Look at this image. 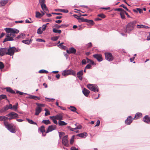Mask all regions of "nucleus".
Instances as JSON below:
<instances>
[{
  "label": "nucleus",
  "mask_w": 150,
  "mask_h": 150,
  "mask_svg": "<svg viewBox=\"0 0 150 150\" xmlns=\"http://www.w3.org/2000/svg\"><path fill=\"white\" fill-rule=\"evenodd\" d=\"M5 30L6 32V38L4 39L3 42L13 40V38L16 36V34L18 33L19 32V31L17 29L11 28H6Z\"/></svg>",
  "instance_id": "obj_1"
},
{
  "label": "nucleus",
  "mask_w": 150,
  "mask_h": 150,
  "mask_svg": "<svg viewBox=\"0 0 150 150\" xmlns=\"http://www.w3.org/2000/svg\"><path fill=\"white\" fill-rule=\"evenodd\" d=\"M136 23V21H134L129 23L126 25L125 32L127 33H130L134 29Z\"/></svg>",
  "instance_id": "obj_2"
},
{
  "label": "nucleus",
  "mask_w": 150,
  "mask_h": 150,
  "mask_svg": "<svg viewBox=\"0 0 150 150\" xmlns=\"http://www.w3.org/2000/svg\"><path fill=\"white\" fill-rule=\"evenodd\" d=\"M4 124L6 127L11 132L14 133L16 132L15 127L13 125L9 123L7 121H4Z\"/></svg>",
  "instance_id": "obj_3"
},
{
  "label": "nucleus",
  "mask_w": 150,
  "mask_h": 150,
  "mask_svg": "<svg viewBox=\"0 0 150 150\" xmlns=\"http://www.w3.org/2000/svg\"><path fill=\"white\" fill-rule=\"evenodd\" d=\"M87 88L90 90L96 92L99 91L98 86L96 85L89 84L87 86Z\"/></svg>",
  "instance_id": "obj_4"
},
{
  "label": "nucleus",
  "mask_w": 150,
  "mask_h": 150,
  "mask_svg": "<svg viewBox=\"0 0 150 150\" xmlns=\"http://www.w3.org/2000/svg\"><path fill=\"white\" fill-rule=\"evenodd\" d=\"M18 51V50L15 47H10L9 48L7 49V52L6 53V54L10 56H12L14 54L15 52Z\"/></svg>",
  "instance_id": "obj_5"
},
{
  "label": "nucleus",
  "mask_w": 150,
  "mask_h": 150,
  "mask_svg": "<svg viewBox=\"0 0 150 150\" xmlns=\"http://www.w3.org/2000/svg\"><path fill=\"white\" fill-rule=\"evenodd\" d=\"M37 106L35 109V115H38L42 111V107L44 106V105L42 104L36 103Z\"/></svg>",
  "instance_id": "obj_6"
},
{
  "label": "nucleus",
  "mask_w": 150,
  "mask_h": 150,
  "mask_svg": "<svg viewBox=\"0 0 150 150\" xmlns=\"http://www.w3.org/2000/svg\"><path fill=\"white\" fill-rule=\"evenodd\" d=\"M62 75L66 76L69 75H72L74 76L76 75V72L72 70H68L64 71L62 74Z\"/></svg>",
  "instance_id": "obj_7"
},
{
  "label": "nucleus",
  "mask_w": 150,
  "mask_h": 150,
  "mask_svg": "<svg viewBox=\"0 0 150 150\" xmlns=\"http://www.w3.org/2000/svg\"><path fill=\"white\" fill-rule=\"evenodd\" d=\"M6 116L9 117L8 118L9 120L17 118L19 117L18 115L13 112H11L7 114Z\"/></svg>",
  "instance_id": "obj_8"
},
{
  "label": "nucleus",
  "mask_w": 150,
  "mask_h": 150,
  "mask_svg": "<svg viewBox=\"0 0 150 150\" xmlns=\"http://www.w3.org/2000/svg\"><path fill=\"white\" fill-rule=\"evenodd\" d=\"M105 59L109 61H112L114 59V57L110 53L106 52L105 53Z\"/></svg>",
  "instance_id": "obj_9"
},
{
  "label": "nucleus",
  "mask_w": 150,
  "mask_h": 150,
  "mask_svg": "<svg viewBox=\"0 0 150 150\" xmlns=\"http://www.w3.org/2000/svg\"><path fill=\"white\" fill-rule=\"evenodd\" d=\"M68 136L67 135L64 136L62 139V143L64 146L68 147L69 146V144L68 143L69 141L67 138Z\"/></svg>",
  "instance_id": "obj_10"
},
{
  "label": "nucleus",
  "mask_w": 150,
  "mask_h": 150,
  "mask_svg": "<svg viewBox=\"0 0 150 150\" xmlns=\"http://www.w3.org/2000/svg\"><path fill=\"white\" fill-rule=\"evenodd\" d=\"M80 20L82 22L87 23H88V25H93L94 24V22L92 20H88L83 17L81 18Z\"/></svg>",
  "instance_id": "obj_11"
},
{
  "label": "nucleus",
  "mask_w": 150,
  "mask_h": 150,
  "mask_svg": "<svg viewBox=\"0 0 150 150\" xmlns=\"http://www.w3.org/2000/svg\"><path fill=\"white\" fill-rule=\"evenodd\" d=\"M56 126L54 125H52L49 126L47 129L46 132V133H48L50 132H51L53 130H55L56 129Z\"/></svg>",
  "instance_id": "obj_12"
},
{
  "label": "nucleus",
  "mask_w": 150,
  "mask_h": 150,
  "mask_svg": "<svg viewBox=\"0 0 150 150\" xmlns=\"http://www.w3.org/2000/svg\"><path fill=\"white\" fill-rule=\"evenodd\" d=\"M93 57L96 59L98 61L101 62L103 60L102 55L100 54H96L93 55Z\"/></svg>",
  "instance_id": "obj_13"
},
{
  "label": "nucleus",
  "mask_w": 150,
  "mask_h": 150,
  "mask_svg": "<svg viewBox=\"0 0 150 150\" xmlns=\"http://www.w3.org/2000/svg\"><path fill=\"white\" fill-rule=\"evenodd\" d=\"M133 120L131 116H129L125 120V123L127 125H129L132 122Z\"/></svg>",
  "instance_id": "obj_14"
},
{
  "label": "nucleus",
  "mask_w": 150,
  "mask_h": 150,
  "mask_svg": "<svg viewBox=\"0 0 150 150\" xmlns=\"http://www.w3.org/2000/svg\"><path fill=\"white\" fill-rule=\"evenodd\" d=\"M67 52L69 54H75L76 52V50L74 48L71 47L69 48V50H66Z\"/></svg>",
  "instance_id": "obj_15"
},
{
  "label": "nucleus",
  "mask_w": 150,
  "mask_h": 150,
  "mask_svg": "<svg viewBox=\"0 0 150 150\" xmlns=\"http://www.w3.org/2000/svg\"><path fill=\"white\" fill-rule=\"evenodd\" d=\"M83 75V71L82 70L79 71L77 74V77L81 81L83 79L82 76Z\"/></svg>",
  "instance_id": "obj_16"
},
{
  "label": "nucleus",
  "mask_w": 150,
  "mask_h": 150,
  "mask_svg": "<svg viewBox=\"0 0 150 150\" xmlns=\"http://www.w3.org/2000/svg\"><path fill=\"white\" fill-rule=\"evenodd\" d=\"M52 117H55V119H56L57 120H63V115L61 114H59L55 116L50 117V118H52Z\"/></svg>",
  "instance_id": "obj_17"
},
{
  "label": "nucleus",
  "mask_w": 150,
  "mask_h": 150,
  "mask_svg": "<svg viewBox=\"0 0 150 150\" xmlns=\"http://www.w3.org/2000/svg\"><path fill=\"white\" fill-rule=\"evenodd\" d=\"M7 49L6 48H0V55L3 56L4 54H6L7 52Z\"/></svg>",
  "instance_id": "obj_18"
},
{
  "label": "nucleus",
  "mask_w": 150,
  "mask_h": 150,
  "mask_svg": "<svg viewBox=\"0 0 150 150\" xmlns=\"http://www.w3.org/2000/svg\"><path fill=\"white\" fill-rule=\"evenodd\" d=\"M143 121L147 123H150V117L148 115L145 116L143 118Z\"/></svg>",
  "instance_id": "obj_19"
},
{
  "label": "nucleus",
  "mask_w": 150,
  "mask_h": 150,
  "mask_svg": "<svg viewBox=\"0 0 150 150\" xmlns=\"http://www.w3.org/2000/svg\"><path fill=\"white\" fill-rule=\"evenodd\" d=\"M12 108V105L11 104H9L8 105H6L4 107V110H2L1 111V112H4L5 111L9 109H11Z\"/></svg>",
  "instance_id": "obj_20"
},
{
  "label": "nucleus",
  "mask_w": 150,
  "mask_h": 150,
  "mask_svg": "<svg viewBox=\"0 0 150 150\" xmlns=\"http://www.w3.org/2000/svg\"><path fill=\"white\" fill-rule=\"evenodd\" d=\"M82 92L87 97L88 96L90 92L88 90L84 88L82 90Z\"/></svg>",
  "instance_id": "obj_21"
},
{
  "label": "nucleus",
  "mask_w": 150,
  "mask_h": 150,
  "mask_svg": "<svg viewBox=\"0 0 150 150\" xmlns=\"http://www.w3.org/2000/svg\"><path fill=\"white\" fill-rule=\"evenodd\" d=\"M142 113L141 112H137L136 114L134 117L133 118V119L136 120L142 117Z\"/></svg>",
  "instance_id": "obj_22"
},
{
  "label": "nucleus",
  "mask_w": 150,
  "mask_h": 150,
  "mask_svg": "<svg viewBox=\"0 0 150 150\" xmlns=\"http://www.w3.org/2000/svg\"><path fill=\"white\" fill-rule=\"evenodd\" d=\"M38 129L42 133L43 135L44 136H46V134H43V133L45 132V127L44 126H41Z\"/></svg>",
  "instance_id": "obj_23"
},
{
  "label": "nucleus",
  "mask_w": 150,
  "mask_h": 150,
  "mask_svg": "<svg viewBox=\"0 0 150 150\" xmlns=\"http://www.w3.org/2000/svg\"><path fill=\"white\" fill-rule=\"evenodd\" d=\"M25 35L24 33H21L20 35L18 36L16 38V39H19L20 38L23 39L25 38Z\"/></svg>",
  "instance_id": "obj_24"
},
{
  "label": "nucleus",
  "mask_w": 150,
  "mask_h": 150,
  "mask_svg": "<svg viewBox=\"0 0 150 150\" xmlns=\"http://www.w3.org/2000/svg\"><path fill=\"white\" fill-rule=\"evenodd\" d=\"M6 89L7 92L10 93L12 94L16 93L10 87L6 88Z\"/></svg>",
  "instance_id": "obj_25"
},
{
  "label": "nucleus",
  "mask_w": 150,
  "mask_h": 150,
  "mask_svg": "<svg viewBox=\"0 0 150 150\" xmlns=\"http://www.w3.org/2000/svg\"><path fill=\"white\" fill-rule=\"evenodd\" d=\"M41 8L43 11H48V10L45 4L41 5Z\"/></svg>",
  "instance_id": "obj_26"
},
{
  "label": "nucleus",
  "mask_w": 150,
  "mask_h": 150,
  "mask_svg": "<svg viewBox=\"0 0 150 150\" xmlns=\"http://www.w3.org/2000/svg\"><path fill=\"white\" fill-rule=\"evenodd\" d=\"M133 11L135 13H137L138 11L140 13H142L143 11L142 9L137 8L136 9H133Z\"/></svg>",
  "instance_id": "obj_27"
},
{
  "label": "nucleus",
  "mask_w": 150,
  "mask_h": 150,
  "mask_svg": "<svg viewBox=\"0 0 150 150\" xmlns=\"http://www.w3.org/2000/svg\"><path fill=\"white\" fill-rule=\"evenodd\" d=\"M87 135V134L86 132L81 133L78 134L77 136L81 137H85Z\"/></svg>",
  "instance_id": "obj_28"
},
{
  "label": "nucleus",
  "mask_w": 150,
  "mask_h": 150,
  "mask_svg": "<svg viewBox=\"0 0 150 150\" xmlns=\"http://www.w3.org/2000/svg\"><path fill=\"white\" fill-rule=\"evenodd\" d=\"M68 25L67 24H63L60 25H56V27L57 28H65L68 26Z\"/></svg>",
  "instance_id": "obj_29"
},
{
  "label": "nucleus",
  "mask_w": 150,
  "mask_h": 150,
  "mask_svg": "<svg viewBox=\"0 0 150 150\" xmlns=\"http://www.w3.org/2000/svg\"><path fill=\"white\" fill-rule=\"evenodd\" d=\"M3 99H5L8 101V103H9V101L7 99V97L6 95H0V100H1Z\"/></svg>",
  "instance_id": "obj_30"
},
{
  "label": "nucleus",
  "mask_w": 150,
  "mask_h": 150,
  "mask_svg": "<svg viewBox=\"0 0 150 150\" xmlns=\"http://www.w3.org/2000/svg\"><path fill=\"white\" fill-rule=\"evenodd\" d=\"M137 28H145L146 29L149 28V27L143 25H137Z\"/></svg>",
  "instance_id": "obj_31"
},
{
  "label": "nucleus",
  "mask_w": 150,
  "mask_h": 150,
  "mask_svg": "<svg viewBox=\"0 0 150 150\" xmlns=\"http://www.w3.org/2000/svg\"><path fill=\"white\" fill-rule=\"evenodd\" d=\"M42 123H44L46 125H48L49 124H51V122L49 120H43L42 122Z\"/></svg>",
  "instance_id": "obj_32"
},
{
  "label": "nucleus",
  "mask_w": 150,
  "mask_h": 150,
  "mask_svg": "<svg viewBox=\"0 0 150 150\" xmlns=\"http://www.w3.org/2000/svg\"><path fill=\"white\" fill-rule=\"evenodd\" d=\"M29 98L30 99H34L35 100H37V99L40 100V97L34 96L30 95Z\"/></svg>",
  "instance_id": "obj_33"
},
{
  "label": "nucleus",
  "mask_w": 150,
  "mask_h": 150,
  "mask_svg": "<svg viewBox=\"0 0 150 150\" xmlns=\"http://www.w3.org/2000/svg\"><path fill=\"white\" fill-rule=\"evenodd\" d=\"M42 16V15L39 12L36 11V12L35 17L38 18H40Z\"/></svg>",
  "instance_id": "obj_34"
},
{
  "label": "nucleus",
  "mask_w": 150,
  "mask_h": 150,
  "mask_svg": "<svg viewBox=\"0 0 150 150\" xmlns=\"http://www.w3.org/2000/svg\"><path fill=\"white\" fill-rule=\"evenodd\" d=\"M125 11H123L120 12V15L122 19H125Z\"/></svg>",
  "instance_id": "obj_35"
},
{
  "label": "nucleus",
  "mask_w": 150,
  "mask_h": 150,
  "mask_svg": "<svg viewBox=\"0 0 150 150\" xmlns=\"http://www.w3.org/2000/svg\"><path fill=\"white\" fill-rule=\"evenodd\" d=\"M55 11H58L59 12H62L65 13H68L69 12V11L65 9H58L55 10Z\"/></svg>",
  "instance_id": "obj_36"
},
{
  "label": "nucleus",
  "mask_w": 150,
  "mask_h": 150,
  "mask_svg": "<svg viewBox=\"0 0 150 150\" xmlns=\"http://www.w3.org/2000/svg\"><path fill=\"white\" fill-rule=\"evenodd\" d=\"M58 124L59 126H63L66 125L67 124L64 121L61 120H59L58 122Z\"/></svg>",
  "instance_id": "obj_37"
},
{
  "label": "nucleus",
  "mask_w": 150,
  "mask_h": 150,
  "mask_svg": "<svg viewBox=\"0 0 150 150\" xmlns=\"http://www.w3.org/2000/svg\"><path fill=\"white\" fill-rule=\"evenodd\" d=\"M8 119V117L4 116H0V120L1 121H5L7 120Z\"/></svg>",
  "instance_id": "obj_38"
},
{
  "label": "nucleus",
  "mask_w": 150,
  "mask_h": 150,
  "mask_svg": "<svg viewBox=\"0 0 150 150\" xmlns=\"http://www.w3.org/2000/svg\"><path fill=\"white\" fill-rule=\"evenodd\" d=\"M26 120H27L28 123H29L30 124L33 125H37V124L36 122H34L32 120H30L28 118H27Z\"/></svg>",
  "instance_id": "obj_39"
},
{
  "label": "nucleus",
  "mask_w": 150,
  "mask_h": 150,
  "mask_svg": "<svg viewBox=\"0 0 150 150\" xmlns=\"http://www.w3.org/2000/svg\"><path fill=\"white\" fill-rule=\"evenodd\" d=\"M68 108L73 112H76V109L74 106H70Z\"/></svg>",
  "instance_id": "obj_40"
},
{
  "label": "nucleus",
  "mask_w": 150,
  "mask_h": 150,
  "mask_svg": "<svg viewBox=\"0 0 150 150\" xmlns=\"http://www.w3.org/2000/svg\"><path fill=\"white\" fill-rule=\"evenodd\" d=\"M7 2V1H0V6H4Z\"/></svg>",
  "instance_id": "obj_41"
},
{
  "label": "nucleus",
  "mask_w": 150,
  "mask_h": 150,
  "mask_svg": "<svg viewBox=\"0 0 150 150\" xmlns=\"http://www.w3.org/2000/svg\"><path fill=\"white\" fill-rule=\"evenodd\" d=\"M53 32L54 33H58L59 34H60L62 31L60 30H57L55 28H54L53 29Z\"/></svg>",
  "instance_id": "obj_42"
},
{
  "label": "nucleus",
  "mask_w": 150,
  "mask_h": 150,
  "mask_svg": "<svg viewBox=\"0 0 150 150\" xmlns=\"http://www.w3.org/2000/svg\"><path fill=\"white\" fill-rule=\"evenodd\" d=\"M45 110L46 112L45 113V116H47L50 115V111H49L47 109H45Z\"/></svg>",
  "instance_id": "obj_43"
},
{
  "label": "nucleus",
  "mask_w": 150,
  "mask_h": 150,
  "mask_svg": "<svg viewBox=\"0 0 150 150\" xmlns=\"http://www.w3.org/2000/svg\"><path fill=\"white\" fill-rule=\"evenodd\" d=\"M40 73H45L47 74L48 73V71L42 69L40 70L39 71Z\"/></svg>",
  "instance_id": "obj_44"
},
{
  "label": "nucleus",
  "mask_w": 150,
  "mask_h": 150,
  "mask_svg": "<svg viewBox=\"0 0 150 150\" xmlns=\"http://www.w3.org/2000/svg\"><path fill=\"white\" fill-rule=\"evenodd\" d=\"M22 42L23 43H24L27 44V45H29L30 44V42H29V40H23L22 41Z\"/></svg>",
  "instance_id": "obj_45"
},
{
  "label": "nucleus",
  "mask_w": 150,
  "mask_h": 150,
  "mask_svg": "<svg viewBox=\"0 0 150 150\" xmlns=\"http://www.w3.org/2000/svg\"><path fill=\"white\" fill-rule=\"evenodd\" d=\"M120 6L121 7H122L123 8H125L127 11L129 12H130V11L125 6V5L123 4L120 5Z\"/></svg>",
  "instance_id": "obj_46"
},
{
  "label": "nucleus",
  "mask_w": 150,
  "mask_h": 150,
  "mask_svg": "<svg viewBox=\"0 0 150 150\" xmlns=\"http://www.w3.org/2000/svg\"><path fill=\"white\" fill-rule=\"evenodd\" d=\"M74 136L73 135L72 136V137L71 138L70 141V143L71 144H72L74 142Z\"/></svg>",
  "instance_id": "obj_47"
},
{
  "label": "nucleus",
  "mask_w": 150,
  "mask_h": 150,
  "mask_svg": "<svg viewBox=\"0 0 150 150\" xmlns=\"http://www.w3.org/2000/svg\"><path fill=\"white\" fill-rule=\"evenodd\" d=\"M4 67V65L3 63L1 62H0V69H3Z\"/></svg>",
  "instance_id": "obj_48"
},
{
  "label": "nucleus",
  "mask_w": 150,
  "mask_h": 150,
  "mask_svg": "<svg viewBox=\"0 0 150 150\" xmlns=\"http://www.w3.org/2000/svg\"><path fill=\"white\" fill-rule=\"evenodd\" d=\"M98 16L103 18H104L105 17V16L103 13L98 14Z\"/></svg>",
  "instance_id": "obj_49"
},
{
  "label": "nucleus",
  "mask_w": 150,
  "mask_h": 150,
  "mask_svg": "<svg viewBox=\"0 0 150 150\" xmlns=\"http://www.w3.org/2000/svg\"><path fill=\"white\" fill-rule=\"evenodd\" d=\"M39 2L40 4V5H42V4H45V0H39Z\"/></svg>",
  "instance_id": "obj_50"
},
{
  "label": "nucleus",
  "mask_w": 150,
  "mask_h": 150,
  "mask_svg": "<svg viewBox=\"0 0 150 150\" xmlns=\"http://www.w3.org/2000/svg\"><path fill=\"white\" fill-rule=\"evenodd\" d=\"M53 121V122L56 125H57L58 124L56 120V119H55V117H52V118H51Z\"/></svg>",
  "instance_id": "obj_51"
},
{
  "label": "nucleus",
  "mask_w": 150,
  "mask_h": 150,
  "mask_svg": "<svg viewBox=\"0 0 150 150\" xmlns=\"http://www.w3.org/2000/svg\"><path fill=\"white\" fill-rule=\"evenodd\" d=\"M41 28H38L37 30V33L39 34H41L42 33V30H41Z\"/></svg>",
  "instance_id": "obj_52"
},
{
  "label": "nucleus",
  "mask_w": 150,
  "mask_h": 150,
  "mask_svg": "<svg viewBox=\"0 0 150 150\" xmlns=\"http://www.w3.org/2000/svg\"><path fill=\"white\" fill-rule=\"evenodd\" d=\"M115 11H120V12H121L123 11L124 10L122 8H115Z\"/></svg>",
  "instance_id": "obj_53"
},
{
  "label": "nucleus",
  "mask_w": 150,
  "mask_h": 150,
  "mask_svg": "<svg viewBox=\"0 0 150 150\" xmlns=\"http://www.w3.org/2000/svg\"><path fill=\"white\" fill-rule=\"evenodd\" d=\"M59 38V37L57 36L54 37L52 38V40L53 41H55L58 39Z\"/></svg>",
  "instance_id": "obj_54"
},
{
  "label": "nucleus",
  "mask_w": 150,
  "mask_h": 150,
  "mask_svg": "<svg viewBox=\"0 0 150 150\" xmlns=\"http://www.w3.org/2000/svg\"><path fill=\"white\" fill-rule=\"evenodd\" d=\"M59 136L60 138H61V137L63 136L64 134H65V133L64 132H59Z\"/></svg>",
  "instance_id": "obj_55"
},
{
  "label": "nucleus",
  "mask_w": 150,
  "mask_h": 150,
  "mask_svg": "<svg viewBox=\"0 0 150 150\" xmlns=\"http://www.w3.org/2000/svg\"><path fill=\"white\" fill-rule=\"evenodd\" d=\"M13 110H16L17 109V105H13V106H12V108Z\"/></svg>",
  "instance_id": "obj_56"
},
{
  "label": "nucleus",
  "mask_w": 150,
  "mask_h": 150,
  "mask_svg": "<svg viewBox=\"0 0 150 150\" xmlns=\"http://www.w3.org/2000/svg\"><path fill=\"white\" fill-rule=\"evenodd\" d=\"M81 127H82L81 126V125H79L76 127L74 129H81Z\"/></svg>",
  "instance_id": "obj_57"
},
{
  "label": "nucleus",
  "mask_w": 150,
  "mask_h": 150,
  "mask_svg": "<svg viewBox=\"0 0 150 150\" xmlns=\"http://www.w3.org/2000/svg\"><path fill=\"white\" fill-rule=\"evenodd\" d=\"M16 93L17 94H19L20 95H22L23 94H25L23 92H20V91H16Z\"/></svg>",
  "instance_id": "obj_58"
},
{
  "label": "nucleus",
  "mask_w": 150,
  "mask_h": 150,
  "mask_svg": "<svg viewBox=\"0 0 150 150\" xmlns=\"http://www.w3.org/2000/svg\"><path fill=\"white\" fill-rule=\"evenodd\" d=\"M91 67V65L89 64L87 65L85 67V69H90Z\"/></svg>",
  "instance_id": "obj_59"
},
{
  "label": "nucleus",
  "mask_w": 150,
  "mask_h": 150,
  "mask_svg": "<svg viewBox=\"0 0 150 150\" xmlns=\"http://www.w3.org/2000/svg\"><path fill=\"white\" fill-rule=\"evenodd\" d=\"M92 45V44L91 42H89L87 45V47L88 48H91Z\"/></svg>",
  "instance_id": "obj_60"
},
{
  "label": "nucleus",
  "mask_w": 150,
  "mask_h": 150,
  "mask_svg": "<svg viewBox=\"0 0 150 150\" xmlns=\"http://www.w3.org/2000/svg\"><path fill=\"white\" fill-rule=\"evenodd\" d=\"M73 16L75 17V18L77 19H80L81 18H80L76 14H74L73 15Z\"/></svg>",
  "instance_id": "obj_61"
},
{
  "label": "nucleus",
  "mask_w": 150,
  "mask_h": 150,
  "mask_svg": "<svg viewBox=\"0 0 150 150\" xmlns=\"http://www.w3.org/2000/svg\"><path fill=\"white\" fill-rule=\"evenodd\" d=\"M46 27V25H44L42 26V30L43 31H44L45 30Z\"/></svg>",
  "instance_id": "obj_62"
},
{
  "label": "nucleus",
  "mask_w": 150,
  "mask_h": 150,
  "mask_svg": "<svg viewBox=\"0 0 150 150\" xmlns=\"http://www.w3.org/2000/svg\"><path fill=\"white\" fill-rule=\"evenodd\" d=\"M81 63L82 64H85L86 63V60L85 59H83Z\"/></svg>",
  "instance_id": "obj_63"
},
{
  "label": "nucleus",
  "mask_w": 150,
  "mask_h": 150,
  "mask_svg": "<svg viewBox=\"0 0 150 150\" xmlns=\"http://www.w3.org/2000/svg\"><path fill=\"white\" fill-rule=\"evenodd\" d=\"M71 150H78V149L76 148L74 146H72L71 147Z\"/></svg>",
  "instance_id": "obj_64"
}]
</instances>
